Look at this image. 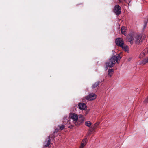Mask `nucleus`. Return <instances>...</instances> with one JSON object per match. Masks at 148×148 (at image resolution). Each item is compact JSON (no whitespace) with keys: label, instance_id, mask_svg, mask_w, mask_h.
<instances>
[{"label":"nucleus","instance_id":"obj_1","mask_svg":"<svg viewBox=\"0 0 148 148\" xmlns=\"http://www.w3.org/2000/svg\"><path fill=\"white\" fill-rule=\"evenodd\" d=\"M69 123L72 122L76 126L80 125L82 123L84 120V118L82 115L78 116L75 113H71L69 114Z\"/></svg>","mask_w":148,"mask_h":148},{"label":"nucleus","instance_id":"obj_2","mask_svg":"<svg viewBox=\"0 0 148 148\" xmlns=\"http://www.w3.org/2000/svg\"><path fill=\"white\" fill-rule=\"evenodd\" d=\"M142 36L137 34H130L127 37V40L132 45L134 42L135 43L139 45L141 43Z\"/></svg>","mask_w":148,"mask_h":148},{"label":"nucleus","instance_id":"obj_3","mask_svg":"<svg viewBox=\"0 0 148 148\" xmlns=\"http://www.w3.org/2000/svg\"><path fill=\"white\" fill-rule=\"evenodd\" d=\"M121 57L119 54H118L117 56H113L110 58L109 61L106 63V66L107 67L110 68L113 67L116 63V62L117 63H119V62L118 60L121 59Z\"/></svg>","mask_w":148,"mask_h":148},{"label":"nucleus","instance_id":"obj_4","mask_svg":"<svg viewBox=\"0 0 148 148\" xmlns=\"http://www.w3.org/2000/svg\"><path fill=\"white\" fill-rule=\"evenodd\" d=\"M113 11L116 15H120L121 13V7L119 5H116L113 9Z\"/></svg>","mask_w":148,"mask_h":148},{"label":"nucleus","instance_id":"obj_5","mask_svg":"<svg viewBox=\"0 0 148 148\" xmlns=\"http://www.w3.org/2000/svg\"><path fill=\"white\" fill-rule=\"evenodd\" d=\"M96 98V95L94 93L90 94L86 97V99L88 100H93Z\"/></svg>","mask_w":148,"mask_h":148},{"label":"nucleus","instance_id":"obj_6","mask_svg":"<svg viewBox=\"0 0 148 148\" xmlns=\"http://www.w3.org/2000/svg\"><path fill=\"white\" fill-rule=\"evenodd\" d=\"M115 42L116 45L119 46H122L124 44L123 40L121 38H118L115 40Z\"/></svg>","mask_w":148,"mask_h":148},{"label":"nucleus","instance_id":"obj_7","mask_svg":"<svg viewBox=\"0 0 148 148\" xmlns=\"http://www.w3.org/2000/svg\"><path fill=\"white\" fill-rule=\"evenodd\" d=\"M79 109L81 110H85L86 108V106L84 103H79L78 105Z\"/></svg>","mask_w":148,"mask_h":148},{"label":"nucleus","instance_id":"obj_8","mask_svg":"<svg viewBox=\"0 0 148 148\" xmlns=\"http://www.w3.org/2000/svg\"><path fill=\"white\" fill-rule=\"evenodd\" d=\"M51 144V139L47 138L44 143V147H48Z\"/></svg>","mask_w":148,"mask_h":148},{"label":"nucleus","instance_id":"obj_9","mask_svg":"<svg viewBox=\"0 0 148 148\" xmlns=\"http://www.w3.org/2000/svg\"><path fill=\"white\" fill-rule=\"evenodd\" d=\"M147 63H148V57L141 61L140 62L139 64L140 65H144L145 64Z\"/></svg>","mask_w":148,"mask_h":148},{"label":"nucleus","instance_id":"obj_10","mask_svg":"<svg viewBox=\"0 0 148 148\" xmlns=\"http://www.w3.org/2000/svg\"><path fill=\"white\" fill-rule=\"evenodd\" d=\"M126 28L125 27H122L121 29V33L125 35L127 34L126 32Z\"/></svg>","mask_w":148,"mask_h":148},{"label":"nucleus","instance_id":"obj_11","mask_svg":"<svg viewBox=\"0 0 148 148\" xmlns=\"http://www.w3.org/2000/svg\"><path fill=\"white\" fill-rule=\"evenodd\" d=\"M145 50H144L142 51V52L140 54L139 57L140 58H142L146 54V53H145Z\"/></svg>","mask_w":148,"mask_h":148},{"label":"nucleus","instance_id":"obj_12","mask_svg":"<svg viewBox=\"0 0 148 148\" xmlns=\"http://www.w3.org/2000/svg\"><path fill=\"white\" fill-rule=\"evenodd\" d=\"M100 83L99 81H98L95 82L92 86V88H95L97 86H98Z\"/></svg>","mask_w":148,"mask_h":148},{"label":"nucleus","instance_id":"obj_13","mask_svg":"<svg viewBox=\"0 0 148 148\" xmlns=\"http://www.w3.org/2000/svg\"><path fill=\"white\" fill-rule=\"evenodd\" d=\"M85 124L86 126L88 127H90L92 125V123L90 121H86L85 122Z\"/></svg>","mask_w":148,"mask_h":148},{"label":"nucleus","instance_id":"obj_14","mask_svg":"<svg viewBox=\"0 0 148 148\" xmlns=\"http://www.w3.org/2000/svg\"><path fill=\"white\" fill-rule=\"evenodd\" d=\"M121 47H122L126 51H128V47L126 45H124L123 44V45L122 46H121Z\"/></svg>","mask_w":148,"mask_h":148},{"label":"nucleus","instance_id":"obj_15","mask_svg":"<svg viewBox=\"0 0 148 148\" xmlns=\"http://www.w3.org/2000/svg\"><path fill=\"white\" fill-rule=\"evenodd\" d=\"M95 127H92V126H91L90 129L89 130V135H90L91 134L92 132H93V131L95 130Z\"/></svg>","mask_w":148,"mask_h":148},{"label":"nucleus","instance_id":"obj_16","mask_svg":"<svg viewBox=\"0 0 148 148\" xmlns=\"http://www.w3.org/2000/svg\"><path fill=\"white\" fill-rule=\"evenodd\" d=\"M113 72V69H111L109 70L108 71V75L111 77L112 74H111L112 72Z\"/></svg>","mask_w":148,"mask_h":148},{"label":"nucleus","instance_id":"obj_17","mask_svg":"<svg viewBox=\"0 0 148 148\" xmlns=\"http://www.w3.org/2000/svg\"><path fill=\"white\" fill-rule=\"evenodd\" d=\"M99 124V122H97V123H95V124H94V125L92 126V127H95V129L96 128V127H97Z\"/></svg>","mask_w":148,"mask_h":148},{"label":"nucleus","instance_id":"obj_18","mask_svg":"<svg viewBox=\"0 0 148 148\" xmlns=\"http://www.w3.org/2000/svg\"><path fill=\"white\" fill-rule=\"evenodd\" d=\"M58 127H59L60 129L62 130L64 128L65 126L64 125H59Z\"/></svg>","mask_w":148,"mask_h":148},{"label":"nucleus","instance_id":"obj_19","mask_svg":"<svg viewBox=\"0 0 148 148\" xmlns=\"http://www.w3.org/2000/svg\"><path fill=\"white\" fill-rule=\"evenodd\" d=\"M147 23V19H146L144 21V29H145L146 27Z\"/></svg>","mask_w":148,"mask_h":148},{"label":"nucleus","instance_id":"obj_20","mask_svg":"<svg viewBox=\"0 0 148 148\" xmlns=\"http://www.w3.org/2000/svg\"><path fill=\"white\" fill-rule=\"evenodd\" d=\"M87 138H86L83 139L82 140L81 143H86V144L87 143Z\"/></svg>","mask_w":148,"mask_h":148},{"label":"nucleus","instance_id":"obj_21","mask_svg":"<svg viewBox=\"0 0 148 148\" xmlns=\"http://www.w3.org/2000/svg\"><path fill=\"white\" fill-rule=\"evenodd\" d=\"M55 136V135L53 133L51 135H50L49 137L48 138H49L50 139V138H53Z\"/></svg>","mask_w":148,"mask_h":148},{"label":"nucleus","instance_id":"obj_22","mask_svg":"<svg viewBox=\"0 0 148 148\" xmlns=\"http://www.w3.org/2000/svg\"><path fill=\"white\" fill-rule=\"evenodd\" d=\"M58 131V128L55 129V131L54 132L53 134L55 135L56 133H57Z\"/></svg>","mask_w":148,"mask_h":148},{"label":"nucleus","instance_id":"obj_23","mask_svg":"<svg viewBox=\"0 0 148 148\" xmlns=\"http://www.w3.org/2000/svg\"><path fill=\"white\" fill-rule=\"evenodd\" d=\"M148 102V96L147 98H146L144 101V103H147Z\"/></svg>","mask_w":148,"mask_h":148},{"label":"nucleus","instance_id":"obj_24","mask_svg":"<svg viewBox=\"0 0 148 148\" xmlns=\"http://www.w3.org/2000/svg\"><path fill=\"white\" fill-rule=\"evenodd\" d=\"M86 143H81L80 146L84 147L85 145H86Z\"/></svg>","mask_w":148,"mask_h":148},{"label":"nucleus","instance_id":"obj_25","mask_svg":"<svg viewBox=\"0 0 148 148\" xmlns=\"http://www.w3.org/2000/svg\"><path fill=\"white\" fill-rule=\"evenodd\" d=\"M144 50H146L145 51V53L146 54H147L148 53V47L145 49Z\"/></svg>","mask_w":148,"mask_h":148},{"label":"nucleus","instance_id":"obj_26","mask_svg":"<svg viewBox=\"0 0 148 148\" xmlns=\"http://www.w3.org/2000/svg\"><path fill=\"white\" fill-rule=\"evenodd\" d=\"M73 127H74V125H71L70 126H69V128H72Z\"/></svg>","mask_w":148,"mask_h":148},{"label":"nucleus","instance_id":"obj_27","mask_svg":"<svg viewBox=\"0 0 148 148\" xmlns=\"http://www.w3.org/2000/svg\"><path fill=\"white\" fill-rule=\"evenodd\" d=\"M132 59V58H129L128 59V60L129 61H130V60H131Z\"/></svg>","mask_w":148,"mask_h":148},{"label":"nucleus","instance_id":"obj_28","mask_svg":"<svg viewBox=\"0 0 148 148\" xmlns=\"http://www.w3.org/2000/svg\"><path fill=\"white\" fill-rule=\"evenodd\" d=\"M119 1L120 3L122 2V0H119Z\"/></svg>","mask_w":148,"mask_h":148},{"label":"nucleus","instance_id":"obj_29","mask_svg":"<svg viewBox=\"0 0 148 148\" xmlns=\"http://www.w3.org/2000/svg\"><path fill=\"white\" fill-rule=\"evenodd\" d=\"M84 147L82 146H80L79 148H83Z\"/></svg>","mask_w":148,"mask_h":148}]
</instances>
